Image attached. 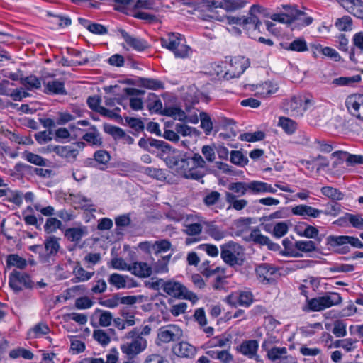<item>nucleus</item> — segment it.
<instances>
[{"mask_svg": "<svg viewBox=\"0 0 363 363\" xmlns=\"http://www.w3.org/2000/svg\"><path fill=\"white\" fill-rule=\"evenodd\" d=\"M264 10L265 9L262 6L259 4H253L250 6L247 16H211V18L220 22H224L226 21L227 23L229 25H239L246 30L247 35L250 38H255L256 37L255 32L258 31V33H260L259 29L260 26L262 25V22L259 19V17L260 15L264 13Z\"/></svg>", "mask_w": 363, "mask_h": 363, "instance_id": "nucleus-1", "label": "nucleus"}, {"mask_svg": "<svg viewBox=\"0 0 363 363\" xmlns=\"http://www.w3.org/2000/svg\"><path fill=\"white\" fill-rule=\"evenodd\" d=\"M228 189L235 194L237 197L244 196L247 191L253 194L265 192L274 194L277 191V189L272 187L271 184L259 181L231 182L228 185Z\"/></svg>", "mask_w": 363, "mask_h": 363, "instance_id": "nucleus-2", "label": "nucleus"}, {"mask_svg": "<svg viewBox=\"0 0 363 363\" xmlns=\"http://www.w3.org/2000/svg\"><path fill=\"white\" fill-rule=\"evenodd\" d=\"M342 302L340 294L335 292L325 293L323 296L306 299V303L303 307L305 312L321 311L333 306H337Z\"/></svg>", "mask_w": 363, "mask_h": 363, "instance_id": "nucleus-3", "label": "nucleus"}, {"mask_svg": "<svg viewBox=\"0 0 363 363\" xmlns=\"http://www.w3.org/2000/svg\"><path fill=\"white\" fill-rule=\"evenodd\" d=\"M242 247L238 243L230 241L220 246V257L230 267L242 266L244 262Z\"/></svg>", "mask_w": 363, "mask_h": 363, "instance_id": "nucleus-4", "label": "nucleus"}, {"mask_svg": "<svg viewBox=\"0 0 363 363\" xmlns=\"http://www.w3.org/2000/svg\"><path fill=\"white\" fill-rule=\"evenodd\" d=\"M160 41L162 46L173 52L176 57L185 58L189 55V47L184 43L181 34L169 33Z\"/></svg>", "mask_w": 363, "mask_h": 363, "instance_id": "nucleus-5", "label": "nucleus"}, {"mask_svg": "<svg viewBox=\"0 0 363 363\" xmlns=\"http://www.w3.org/2000/svg\"><path fill=\"white\" fill-rule=\"evenodd\" d=\"M326 243L340 254L349 252L348 244L356 248H363V243L359 238L347 235H329L326 239Z\"/></svg>", "mask_w": 363, "mask_h": 363, "instance_id": "nucleus-6", "label": "nucleus"}, {"mask_svg": "<svg viewBox=\"0 0 363 363\" xmlns=\"http://www.w3.org/2000/svg\"><path fill=\"white\" fill-rule=\"evenodd\" d=\"M162 289L168 295L175 298L186 299L192 303H196L199 300L195 293L189 291L185 286L178 281H166L163 283Z\"/></svg>", "mask_w": 363, "mask_h": 363, "instance_id": "nucleus-7", "label": "nucleus"}, {"mask_svg": "<svg viewBox=\"0 0 363 363\" xmlns=\"http://www.w3.org/2000/svg\"><path fill=\"white\" fill-rule=\"evenodd\" d=\"M249 65L250 62L245 57H234L228 64V67L224 73V77L227 79L239 77Z\"/></svg>", "mask_w": 363, "mask_h": 363, "instance_id": "nucleus-8", "label": "nucleus"}, {"mask_svg": "<svg viewBox=\"0 0 363 363\" xmlns=\"http://www.w3.org/2000/svg\"><path fill=\"white\" fill-rule=\"evenodd\" d=\"M9 286L15 291L19 292L22 290V286L25 288L33 287V282L28 274L13 270L9 275Z\"/></svg>", "mask_w": 363, "mask_h": 363, "instance_id": "nucleus-9", "label": "nucleus"}, {"mask_svg": "<svg viewBox=\"0 0 363 363\" xmlns=\"http://www.w3.org/2000/svg\"><path fill=\"white\" fill-rule=\"evenodd\" d=\"M183 333L179 327L175 325H169L159 329L157 340L162 343H168L179 340Z\"/></svg>", "mask_w": 363, "mask_h": 363, "instance_id": "nucleus-10", "label": "nucleus"}, {"mask_svg": "<svg viewBox=\"0 0 363 363\" xmlns=\"http://www.w3.org/2000/svg\"><path fill=\"white\" fill-rule=\"evenodd\" d=\"M147 340L138 336L131 342L123 344L121 345V350L123 353L130 357H135L137 354L143 352L147 347Z\"/></svg>", "mask_w": 363, "mask_h": 363, "instance_id": "nucleus-11", "label": "nucleus"}, {"mask_svg": "<svg viewBox=\"0 0 363 363\" xmlns=\"http://www.w3.org/2000/svg\"><path fill=\"white\" fill-rule=\"evenodd\" d=\"M111 160L110 153L105 150H99L94 154V158H88L84 164L87 167H97L99 169L104 170L107 168Z\"/></svg>", "mask_w": 363, "mask_h": 363, "instance_id": "nucleus-12", "label": "nucleus"}, {"mask_svg": "<svg viewBox=\"0 0 363 363\" xmlns=\"http://www.w3.org/2000/svg\"><path fill=\"white\" fill-rule=\"evenodd\" d=\"M345 104L352 116L363 121V94L349 96L346 99Z\"/></svg>", "mask_w": 363, "mask_h": 363, "instance_id": "nucleus-13", "label": "nucleus"}, {"mask_svg": "<svg viewBox=\"0 0 363 363\" xmlns=\"http://www.w3.org/2000/svg\"><path fill=\"white\" fill-rule=\"evenodd\" d=\"M245 240L252 241L256 245H267L269 250L273 251H278L280 249L278 244L273 242L268 237L262 235L258 228L253 229L246 237Z\"/></svg>", "mask_w": 363, "mask_h": 363, "instance_id": "nucleus-14", "label": "nucleus"}, {"mask_svg": "<svg viewBox=\"0 0 363 363\" xmlns=\"http://www.w3.org/2000/svg\"><path fill=\"white\" fill-rule=\"evenodd\" d=\"M108 284L117 290L122 289H130L135 285L133 284V279L128 275H123L118 273L111 274L108 278Z\"/></svg>", "mask_w": 363, "mask_h": 363, "instance_id": "nucleus-15", "label": "nucleus"}, {"mask_svg": "<svg viewBox=\"0 0 363 363\" xmlns=\"http://www.w3.org/2000/svg\"><path fill=\"white\" fill-rule=\"evenodd\" d=\"M277 272L272 265L263 263L256 268V273L259 281L263 284H271L274 281V276Z\"/></svg>", "mask_w": 363, "mask_h": 363, "instance_id": "nucleus-16", "label": "nucleus"}, {"mask_svg": "<svg viewBox=\"0 0 363 363\" xmlns=\"http://www.w3.org/2000/svg\"><path fill=\"white\" fill-rule=\"evenodd\" d=\"M348 13L363 19V1L362 0H336Z\"/></svg>", "mask_w": 363, "mask_h": 363, "instance_id": "nucleus-17", "label": "nucleus"}, {"mask_svg": "<svg viewBox=\"0 0 363 363\" xmlns=\"http://www.w3.org/2000/svg\"><path fill=\"white\" fill-rule=\"evenodd\" d=\"M252 86V91H255V96L261 98L268 97L275 94L279 89L278 84L272 81H267Z\"/></svg>", "mask_w": 363, "mask_h": 363, "instance_id": "nucleus-18", "label": "nucleus"}, {"mask_svg": "<svg viewBox=\"0 0 363 363\" xmlns=\"http://www.w3.org/2000/svg\"><path fill=\"white\" fill-rule=\"evenodd\" d=\"M202 223L205 228V233L213 240L219 241L226 237L227 232L216 225L215 222L202 220Z\"/></svg>", "mask_w": 363, "mask_h": 363, "instance_id": "nucleus-19", "label": "nucleus"}, {"mask_svg": "<svg viewBox=\"0 0 363 363\" xmlns=\"http://www.w3.org/2000/svg\"><path fill=\"white\" fill-rule=\"evenodd\" d=\"M118 32L125 43L133 49L141 52L148 48V45L145 40L130 35L123 29H119Z\"/></svg>", "mask_w": 363, "mask_h": 363, "instance_id": "nucleus-20", "label": "nucleus"}, {"mask_svg": "<svg viewBox=\"0 0 363 363\" xmlns=\"http://www.w3.org/2000/svg\"><path fill=\"white\" fill-rule=\"evenodd\" d=\"M128 272L138 277L146 278L152 274V267L146 262H135L130 264Z\"/></svg>", "mask_w": 363, "mask_h": 363, "instance_id": "nucleus-21", "label": "nucleus"}, {"mask_svg": "<svg viewBox=\"0 0 363 363\" xmlns=\"http://www.w3.org/2000/svg\"><path fill=\"white\" fill-rule=\"evenodd\" d=\"M50 150L69 161L75 160L79 152L78 150L74 148L73 145H55L50 147Z\"/></svg>", "mask_w": 363, "mask_h": 363, "instance_id": "nucleus-22", "label": "nucleus"}, {"mask_svg": "<svg viewBox=\"0 0 363 363\" xmlns=\"http://www.w3.org/2000/svg\"><path fill=\"white\" fill-rule=\"evenodd\" d=\"M322 211L307 205H298L291 208V213L296 216L302 217L318 218L322 213Z\"/></svg>", "mask_w": 363, "mask_h": 363, "instance_id": "nucleus-23", "label": "nucleus"}, {"mask_svg": "<svg viewBox=\"0 0 363 363\" xmlns=\"http://www.w3.org/2000/svg\"><path fill=\"white\" fill-rule=\"evenodd\" d=\"M44 92L47 94L65 95L67 91L65 88V83L58 79H54L43 82Z\"/></svg>", "mask_w": 363, "mask_h": 363, "instance_id": "nucleus-24", "label": "nucleus"}, {"mask_svg": "<svg viewBox=\"0 0 363 363\" xmlns=\"http://www.w3.org/2000/svg\"><path fill=\"white\" fill-rule=\"evenodd\" d=\"M172 352L178 357L191 358L196 354V348L187 342H181L172 347Z\"/></svg>", "mask_w": 363, "mask_h": 363, "instance_id": "nucleus-25", "label": "nucleus"}, {"mask_svg": "<svg viewBox=\"0 0 363 363\" xmlns=\"http://www.w3.org/2000/svg\"><path fill=\"white\" fill-rule=\"evenodd\" d=\"M311 103V101L305 97L294 96L289 102V108L294 114L302 115Z\"/></svg>", "mask_w": 363, "mask_h": 363, "instance_id": "nucleus-26", "label": "nucleus"}, {"mask_svg": "<svg viewBox=\"0 0 363 363\" xmlns=\"http://www.w3.org/2000/svg\"><path fill=\"white\" fill-rule=\"evenodd\" d=\"M88 234L86 226L67 228L65 232V236L70 242H79L81 239Z\"/></svg>", "mask_w": 363, "mask_h": 363, "instance_id": "nucleus-27", "label": "nucleus"}, {"mask_svg": "<svg viewBox=\"0 0 363 363\" xmlns=\"http://www.w3.org/2000/svg\"><path fill=\"white\" fill-rule=\"evenodd\" d=\"M89 132L82 135V139L91 145L101 146L103 142L100 133L95 125H91Z\"/></svg>", "mask_w": 363, "mask_h": 363, "instance_id": "nucleus-28", "label": "nucleus"}, {"mask_svg": "<svg viewBox=\"0 0 363 363\" xmlns=\"http://www.w3.org/2000/svg\"><path fill=\"white\" fill-rule=\"evenodd\" d=\"M225 196L226 202L230 204L228 209L232 208L236 211H241L248 204L246 199H237V196L230 191H225Z\"/></svg>", "mask_w": 363, "mask_h": 363, "instance_id": "nucleus-29", "label": "nucleus"}, {"mask_svg": "<svg viewBox=\"0 0 363 363\" xmlns=\"http://www.w3.org/2000/svg\"><path fill=\"white\" fill-rule=\"evenodd\" d=\"M258 342L255 340H245L240 346V352L249 358H253L257 353Z\"/></svg>", "mask_w": 363, "mask_h": 363, "instance_id": "nucleus-30", "label": "nucleus"}, {"mask_svg": "<svg viewBox=\"0 0 363 363\" xmlns=\"http://www.w3.org/2000/svg\"><path fill=\"white\" fill-rule=\"evenodd\" d=\"M172 255L162 257L157 262H154L152 267V273L154 272L156 274L167 273L169 271L168 264L171 259Z\"/></svg>", "mask_w": 363, "mask_h": 363, "instance_id": "nucleus-31", "label": "nucleus"}, {"mask_svg": "<svg viewBox=\"0 0 363 363\" xmlns=\"http://www.w3.org/2000/svg\"><path fill=\"white\" fill-rule=\"evenodd\" d=\"M73 274L74 275V282L86 281L89 280L94 274V272L86 271L79 263L75 266L73 269Z\"/></svg>", "mask_w": 363, "mask_h": 363, "instance_id": "nucleus-32", "label": "nucleus"}, {"mask_svg": "<svg viewBox=\"0 0 363 363\" xmlns=\"http://www.w3.org/2000/svg\"><path fill=\"white\" fill-rule=\"evenodd\" d=\"M60 238L55 236H50L45 239L44 242L45 249L48 255H55L60 250Z\"/></svg>", "mask_w": 363, "mask_h": 363, "instance_id": "nucleus-33", "label": "nucleus"}, {"mask_svg": "<svg viewBox=\"0 0 363 363\" xmlns=\"http://www.w3.org/2000/svg\"><path fill=\"white\" fill-rule=\"evenodd\" d=\"M287 349L285 347H272V349L268 351L267 358L275 362L277 360L286 359L287 357Z\"/></svg>", "mask_w": 363, "mask_h": 363, "instance_id": "nucleus-34", "label": "nucleus"}, {"mask_svg": "<svg viewBox=\"0 0 363 363\" xmlns=\"http://www.w3.org/2000/svg\"><path fill=\"white\" fill-rule=\"evenodd\" d=\"M6 264L8 267H16L23 269L27 266V261L16 254H11L7 256Z\"/></svg>", "mask_w": 363, "mask_h": 363, "instance_id": "nucleus-35", "label": "nucleus"}, {"mask_svg": "<svg viewBox=\"0 0 363 363\" xmlns=\"http://www.w3.org/2000/svg\"><path fill=\"white\" fill-rule=\"evenodd\" d=\"M278 125L289 135L293 134L297 128V124L294 121L283 116L279 117Z\"/></svg>", "mask_w": 363, "mask_h": 363, "instance_id": "nucleus-36", "label": "nucleus"}, {"mask_svg": "<svg viewBox=\"0 0 363 363\" xmlns=\"http://www.w3.org/2000/svg\"><path fill=\"white\" fill-rule=\"evenodd\" d=\"M22 157L27 160L28 162L35 165L40 167L46 166L47 160L45 159L37 154L30 152L29 151H25L23 152Z\"/></svg>", "mask_w": 363, "mask_h": 363, "instance_id": "nucleus-37", "label": "nucleus"}, {"mask_svg": "<svg viewBox=\"0 0 363 363\" xmlns=\"http://www.w3.org/2000/svg\"><path fill=\"white\" fill-rule=\"evenodd\" d=\"M321 193L326 197L333 200L340 201L343 199L344 194L337 189L331 186H324L320 189Z\"/></svg>", "mask_w": 363, "mask_h": 363, "instance_id": "nucleus-38", "label": "nucleus"}, {"mask_svg": "<svg viewBox=\"0 0 363 363\" xmlns=\"http://www.w3.org/2000/svg\"><path fill=\"white\" fill-rule=\"evenodd\" d=\"M104 130L111 135L115 140H121L125 133L122 128L111 124H104Z\"/></svg>", "mask_w": 363, "mask_h": 363, "instance_id": "nucleus-39", "label": "nucleus"}, {"mask_svg": "<svg viewBox=\"0 0 363 363\" xmlns=\"http://www.w3.org/2000/svg\"><path fill=\"white\" fill-rule=\"evenodd\" d=\"M139 81L140 85L143 87L149 89L158 90L164 89L163 82L157 79L150 78H140Z\"/></svg>", "mask_w": 363, "mask_h": 363, "instance_id": "nucleus-40", "label": "nucleus"}, {"mask_svg": "<svg viewBox=\"0 0 363 363\" xmlns=\"http://www.w3.org/2000/svg\"><path fill=\"white\" fill-rule=\"evenodd\" d=\"M21 83L28 90L38 89L41 86L40 79L34 75L21 78Z\"/></svg>", "mask_w": 363, "mask_h": 363, "instance_id": "nucleus-41", "label": "nucleus"}, {"mask_svg": "<svg viewBox=\"0 0 363 363\" xmlns=\"http://www.w3.org/2000/svg\"><path fill=\"white\" fill-rule=\"evenodd\" d=\"M294 247L303 252H312L317 250L315 242L312 240H298L294 244Z\"/></svg>", "mask_w": 363, "mask_h": 363, "instance_id": "nucleus-42", "label": "nucleus"}, {"mask_svg": "<svg viewBox=\"0 0 363 363\" xmlns=\"http://www.w3.org/2000/svg\"><path fill=\"white\" fill-rule=\"evenodd\" d=\"M361 81V76L359 74L352 77H341L333 81L336 86H350Z\"/></svg>", "mask_w": 363, "mask_h": 363, "instance_id": "nucleus-43", "label": "nucleus"}, {"mask_svg": "<svg viewBox=\"0 0 363 363\" xmlns=\"http://www.w3.org/2000/svg\"><path fill=\"white\" fill-rule=\"evenodd\" d=\"M335 26L340 31H350L352 28V19L349 16H344L336 20Z\"/></svg>", "mask_w": 363, "mask_h": 363, "instance_id": "nucleus-44", "label": "nucleus"}, {"mask_svg": "<svg viewBox=\"0 0 363 363\" xmlns=\"http://www.w3.org/2000/svg\"><path fill=\"white\" fill-rule=\"evenodd\" d=\"M73 201L79 205V207L85 210L91 211V207L94 206L92 201L90 199L86 197L85 196L77 194L73 195Z\"/></svg>", "mask_w": 363, "mask_h": 363, "instance_id": "nucleus-45", "label": "nucleus"}, {"mask_svg": "<svg viewBox=\"0 0 363 363\" xmlns=\"http://www.w3.org/2000/svg\"><path fill=\"white\" fill-rule=\"evenodd\" d=\"M245 6V3L241 0H222L221 9L228 12L235 11Z\"/></svg>", "mask_w": 363, "mask_h": 363, "instance_id": "nucleus-46", "label": "nucleus"}, {"mask_svg": "<svg viewBox=\"0 0 363 363\" xmlns=\"http://www.w3.org/2000/svg\"><path fill=\"white\" fill-rule=\"evenodd\" d=\"M239 306L248 308L254 301V296L249 291H238Z\"/></svg>", "mask_w": 363, "mask_h": 363, "instance_id": "nucleus-47", "label": "nucleus"}, {"mask_svg": "<svg viewBox=\"0 0 363 363\" xmlns=\"http://www.w3.org/2000/svg\"><path fill=\"white\" fill-rule=\"evenodd\" d=\"M144 173L146 175L160 181H164L167 178L165 170L162 169L148 167L144 169Z\"/></svg>", "mask_w": 363, "mask_h": 363, "instance_id": "nucleus-48", "label": "nucleus"}, {"mask_svg": "<svg viewBox=\"0 0 363 363\" xmlns=\"http://www.w3.org/2000/svg\"><path fill=\"white\" fill-rule=\"evenodd\" d=\"M147 107L150 111L160 114H161V112L163 111L162 101L154 94H150Z\"/></svg>", "mask_w": 363, "mask_h": 363, "instance_id": "nucleus-49", "label": "nucleus"}, {"mask_svg": "<svg viewBox=\"0 0 363 363\" xmlns=\"http://www.w3.org/2000/svg\"><path fill=\"white\" fill-rule=\"evenodd\" d=\"M203 223H194L185 225L184 233L191 237L199 236L203 230Z\"/></svg>", "mask_w": 363, "mask_h": 363, "instance_id": "nucleus-50", "label": "nucleus"}, {"mask_svg": "<svg viewBox=\"0 0 363 363\" xmlns=\"http://www.w3.org/2000/svg\"><path fill=\"white\" fill-rule=\"evenodd\" d=\"M62 225V222L56 218L50 217L46 220L44 225V230L47 233H52L55 232L57 229H61Z\"/></svg>", "mask_w": 363, "mask_h": 363, "instance_id": "nucleus-51", "label": "nucleus"}, {"mask_svg": "<svg viewBox=\"0 0 363 363\" xmlns=\"http://www.w3.org/2000/svg\"><path fill=\"white\" fill-rule=\"evenodd\" d=\"M284 49L296 52H304L308 50L306 41L303 39L298 38L292 41Z\"/></svg>", "mask_w": 363, "mask_h": 363, "instance_id": "nucleus-52", "label": "nucleus"}, {"mask_svg": "<svg viewBox=\"0 0 363 363\" xmlns=\"http://www.w3.org/2000/svg\"><path fill=\"white\" fill-rule=\"evenodd\" d=\"M265 134L262 131H256L255 133H245L240 135V139L242 141L256 142L264 140Z\"/></svg>", "mask_w": 363, "mask_h": 363, "instance_id": "nucleus-53", "label": "nucleus"}, {"mask_svg": "<svg viewBox=\"0 0 363 363\" xmlns=\"http://www.w3.org/2000/svg\"><path fill=\"white\" fill-rule=\"evenodd\" d=\"M220 194L216 191H212L205 195L203 199V203L208 206L211 207L216 205L220 200Z\"/></svg>", "mask_w": 363, "mask_h": 363, "instance_id": "nucleus-54", "label": "nucleus"}, {"mask_svg": "<svg viewBox=\"0 0 363 363\" xmlns=\"http://www.w3.org/2000/svg\"><path fill=\"white\" fill-rule=\"evenodd\" d=\"M230 161L236 165L245 166L248 162V159L243 155L242 152L233 150L230 152Z\"/></svg>", "mask_w": 363, "mask_h": 363, "instance_id": "nucleus-55", "label": "nucleus"}, {"mask_svg": "<svg viewBox=\"0 0 363 363\" xmlns=\"http://www.w3.org/2000/svg\"><path fill=\"white\" fill-rule=\"evenodd\" d=\"M171 243L166 239L154 242L153 252L158 255L162 252H166L171 248Z\"/></svg>", "mask_w": 363, "mask_h": 363, "instance_id": "nucleus-56", "label": "nucleus"}, {"mask_svg": "<svg viewBox=\"0 0 363 363\" xmlns=\"http://www.w3.org/2000/svg\"><path fill=\"white\" fill-rule=\"evenodd\" d=\"M228 346V348L230 347V336H216L213 337L211 340V347H224Z\"/></svg>", "mask_w": 363, "mask_h": 363, "instance_id": "nucleus-57", "label": "nucleus"}, {"mask_svg": "<svg viewBox=\"0 0 363 363\" xmlns=\"http://www.w3.org/2000/svg\"><path fill=\"white\" fill-rule=\"evenodd\" d=\"M323 329V328L320 323H315L302 326L300 330L305 336L311 337L315 333L316 330H322Z\"/></svg>", "mask_w": 363, "mask_h": 363, "instance_id": "nucleus-58", "label": "nucleus"}, {"mask_svg": "<svg viewBox=\"0 0 363 363\" xmlns=\"http://www.w3.org/2000/svg\"><path fill=\"white\" fill-rule=\"evenodd\" d=\"M93 337L102 345H107L111 341L108 334L101 329L94 330Z\"/></svg>", "mask_w": 363, "mask_h": 363, "instance_id": "nucleus-59", "label": "nucleus"}, {"mask_svg": "<svg viewBox=\"0 0 363 363\" xmlns=\"http://www.w3.org/2000/svg\"><path fill=\"white\" fill-rule=\"evenodd\" d=\"M201 127L206 135H209L213 129V123L209 115L205 112L200 113Z\"/></svg>", "mask_w": 363, "mask_h": 363, "instance_id": "nucleus-60", "label": "nucleus"}, {"mask_svg": "<svg viewBox=\"0 0 363 363\" xmlns=\"http://www.w3.org/2000/svg\"><path fill=\"white\" fill-rule=\"evenodd\" d=\"M288 230L289 226L286 223L283 221L278 222L274 225L272 233L275 238H280L287 233Z\"/></svg>", "mask_w": 363, "mask_h": 363, "instance_id": "nucleus-61", "label": "nucleus"}, {"mask_svg": "<svg viewBox=\"0 0 363 363\" xmlns=\"http://www.w3.org/2000/svg\"><path fill=\"white\" fill-rule=\"evenodd\" d=\"M124 119L128 126L135 131L140 132L144 130V123L141 119L130 116H124Z\"/></svg>", "mask_w": 363, "mask_h": 363, "instance_id": "nucleus-62", "label": "nucleus"}, {"mask_svg": "<svg viewBox=\"0 0 363 363\" xmlns=\"http://www.w3.org/2000/svg\"><path fill=\"white\" fill-rule=\"evenodd\" d=\"M100 312L99 323L101 327H108L111 324L113 315L110 311L98 310Z\"/></svg>", "mask_w": 363, "mask_h": 363, "instance_id": "nucleus-63", "label": "nucleus"}, {"mask_svg": "<svg viewBox=\"0 0 363 363\" xmlns=\"http://www.w3.org/2000/svg\"><path fill=\"white\" fill-rule=\"evenodd\" d=\"M332 332L337 337L345 336L347 334L346 324L340 320L335 321Z\"/></svg>", "mask_w": 363, "mask_h": 363, "instance_id": "nucleus-64", "label": "nucleus"}]
</instances>
